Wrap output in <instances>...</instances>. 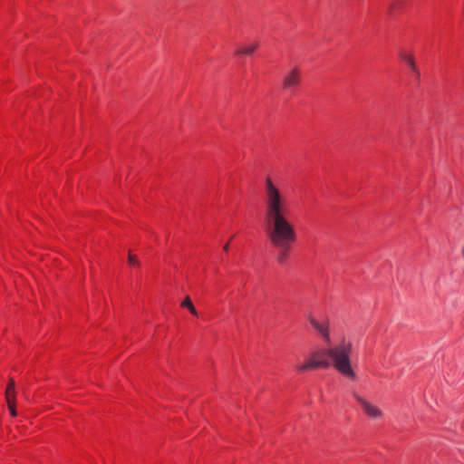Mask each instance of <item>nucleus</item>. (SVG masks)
<instances>
[{
  "mask_svg": "<svg viewBox=\"0 0 464 464\" xmlns=\"http://www.w3.org/2000/svg\"><path fill=\"white\" fill-rule=\"evenodd\" d=\"M264 190V229L271 244L279 249L277 260L283 263L295 241V230L288 218L287 199L269 178L266 179Z\"/></svg>",
  "mask_w": 464,
  "mask_h": 464,
  "instance_id": "obj_1",
  "label": "nucleus"
},
{
  "mask_svg": "<svg viewBox=\"0 0 464 464\" xmlns=\"http://www.w3.org/2000/svg\"><path fill=\"white\" fill-rule=\"evenodd\" d=\"M353 344L344 338L338 343L328 348L320 349L311 353L310 358L297 367L299 372L333 366L339 373L351 381L357 378L352 366Z\"/></svg>",
  "mask_w": 464,
  "mask_h": 464,
  "instance_id": "obj_2",
  "label": "nucleus"
},
{
  "mask_svg": "<svg viewBox=\"0 0 464 464\" xmlns=\"http://www.w3.org/2000/svg\"><path fill=\"white\" fill-rule=\"evenodd\" d=\"M353 397L360 404L362 410L372 420H381L383 417V411L371 401L362 396L356 392H353Z\"/></svg>",
  "mask_w": 464,
  "mask_h": 464,
  "instance_id": "obj_3",
  "label": "nucleus"
},
{
  "mask_svg": "<svg viewBox=\"0 0 464 464\" xmlns=\"http://www.w3.org/2000/svg\"><path fill=\"white\" fill-rule=\"evenodd\" d=\"M301 82V71L297 67L289 70L283 77L282 87L285 91L294 92Z\"/></svg>",
  "mask_w": 464,
  "mask_h": 464,
  "instance_id": "obj_4",
  "label": "nucleus"
},
{
  "mask_svg": "<svg viewBox=\"0 0 464 464\" xmlns=\"http://www.w3.org/2000/svg\"><path fill=\"white\" fill-rule=\"evenodd\" d=\"M307 319L314 329L321 335L323 340L326 343L331 342L330 337V329H329V320L324 318L323 320H318L312 314L307 315Z\"/></svg>",
  "mask_w": 464,
  "mask_h": 464,
  "instance_id": "obj_5",
  "label": "nucleus"
},
{
  "mask_svg": "<svg viewBox=\"0 0 464 464\" xmlns=\"http://www.w3.org/2000/svg\"><path fill=\"white\" fill-rule=\"evenodd\" d=\"M259 43L257 41L246 44L236 51L237 55L251 56L258 49Z\"/></svg>",
  "mask_w": 464,
  "mask_h": 464,
  "instance_id": "obj_6",
  "label": "nucleus"
},
{
  "mask_svg": "<svg viewBox=\"0 0 464 464\" xmlns=\"http://www.w3.org/2000/svg\"><path fill=\"white\" fill-rule=\"evenodd\" d=\"M14 379H10L9 380V382H8V385L6 387V390H5V399H6V401H9L10 399H13L14 398V401H15V389H14Z\"/></svg>",
  "mask_w": 464,
  "mask_h": 464,
  "instance_id": "obj_7",
  "label": "nucleus"
},
{
  "mask_svg": "<svg viewBox=\"0 0 464 464\" xmlns=\"http://www.w3.org/2000/svg\"><path fill=\"white\" fill-rule=\"evenodd\" d=\"M399 57L405 62L408 65L412 64L414 62V57L411 53H405L403 51L399 52Z\"/></svg>",
  "mask_w": 464,
  "mask_h": 464,
  "instance_id": "obj_8",
  "label": "nucleus"
},
{
  "mask_svg": "<svg viewBox=\"0 0 464 464\" xmlns=\"http://www.w3.org/2000/svg\"><path fill=\"white\" fill-rule=\"evenodd\" d=\"M128 263H129V265H130L132 266H140V265L138 257L134 255H131L130 253H129V256H128Z\"/></svg>",
  "mask_w": 464,
  "mask_h": 464,
  "instance_id": "obj_9",
  "label": "nucleus"
},
{
  "mask_svg": "<svg viewBox=\"0 0 464 464\" xmlns=\"http://www.w3.org/2000/svg\"><path fill=\"white\" fill-rule=\"evenodd\" d=\"M8 405V409L10 411V414L13 417H15L17 415L16 410H15V401L13 399H10L9 401H6Z\"/></svg>",
  "mask_w": 464,
  "mask_h": 464,
  "instance_id": "obj_10",
  "label": "nucleus"
},
{
  "mask_svg": "<svg viewBox=\"0 0 464 464\" xmlns=\"http://www.w3.org/2000/svg\"><path fill=\"white\" fill-rule=\"evenodd\" d=\"M192 304H192V302H191V300H190L189 296H186V297L184 298V300L182 301V303L180 304V305H181L182 307H186V308H188V307H189L190 305H192Z\"/></svg>",
  "mask_w": 464,
  "mask_h": 464,
  "instance_id": "obj_11",
  "label": "nucleus"
},
{
  "mask_svg": "<svg viewBox=\"0 0 464 464\" xmlns=\"http://www.w3.org/2000/svg\"><path fill=\"white\" fill-rule=\"evenodd\" d=\"M409 67L411 68V70L414 73H416V74H418V75L420 74L419 70H418V68H417V66H416V64H415V61H414V62H412V64H410V65H409Z\"/></svg>",
  "mask_w": 464,
  "mask_h": 464,
  "instance_id": "obj_12",
  "label": "nucleus"
},
{
  "mask_svg": "<svg viewBox=\"0 0 464 464\" xmlns=\"http://www.w3.org/2000/svg\"><path fill=\"white\" fill-rule=\"evenodd\" d=\"M188 310H189V312H190L193 315H196V316L198 315V312H197V310H196V308H195L194 304L190 305V306L188 307Z\"/></svg>",
  "mask_w": 464,
  "mask_h": 464,
  "instance_id": "obj_13",
  "label": "nucleus"
},
{
  "mask_svg": "<svg viewBox=\"0 0 464 464\" xmlns=\"http://www.w3.org/2000/svg\"><path fill=\"white\" fill-rule=\"evenodd\" d=\"M397 5L398 4L396 2L392 3L390 5V12H392L397 7Z\"/></svg>",
  "mask_w": 464,
  "mask_h": 464,
  "instance_id": "obj_14",
  "label": "nucleus"
},
{
  "mask_svg": "<svg viewBox=\"0 0 464 464\" xmlns=\"http://www.w3.org/2000/svg\"><path fill=\"white\" fill-rule=\"evenodd\" d=\"M228 248H229V243H227V244L223 246V249H224L225 251H227V250H228Z\"/></svg>",
  "mask_w": 464,
  "mask_h": 464,
  "instance_id": "obj_15",
  "label": "nucleus"
}]
</instances>
